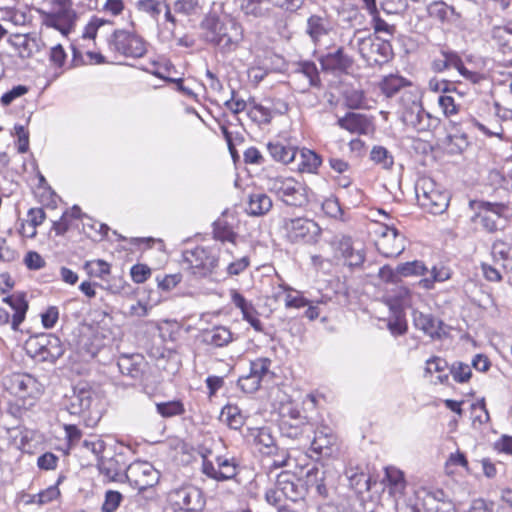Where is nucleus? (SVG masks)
Segmentation results:
<instances>
[{
	"label": "nucleus",
	"mask_w": 512,
	"mask_h": 512,
	"mask_svg": "<svg viewBox=\"0 0 512 512\" xmlns=\"http://www.w3.org/2000/svg\"><path fill=\"white\" fill-rule=\"evenodd\" d=\"M122 495L118 491H107L102 505L103 512H114L120 505Z\"/></svg>",
	"instance_id": "obj_57"
},
{
	"label": "nucleus",
	"mask_w": 512,
	"mask_h": 512,
	"mask_svg": "<svg viewBox=\"0 0 512 512\" xmlns=\"http://www.w3.org/2000/svg\"><path fill=\"white\" fill-rule=\"evenodd\" d=\"M202 472L217 481L232 479L237 474V465L232 459L218 456L216 457V466L203 456Z\"/></svg>",
	"instance_id": "obj_15"
},
{
	"label": "nucleus",
	"mask_w": 512,
	"mask_h": 512,
	"mask_svg": "<svg viewBox=\"0 0 512 512\" xmlns=\"http://www.w3.org/2000/svg\"><path fill=\"white\" fill-rule=\"evenodd\" d=\"M369 14L372 16V25L376 33H385L390 36L393 35V33L395 32V27L393 25L388 24L385 20H383L379 16L377 10L375 13Z\"/></svg>",
	"instance_id": "obj_56"
},
{
	"label": "nucleus",
	"mask_w": 512,
	"mask_h": 512,
	"mask_svg": "<svg viewBox=\"0 0 512 512\" xmlns=\"http://www.w3.org/2000/svg\"><path fill=\"white\" fill-rule=\"evenodd\" d=\"M176 503L186 512H195L204 505L201 491L194 486L182 487L176 491Z\"/></svg>",
	"instance_id": "obj_21"
},
{
	"label": "nucleus",
	"mask_w": 512,
	"mask_h": 512,
	"mask_svg": "<svg viewBox=\"0 0 512 512\" xmlns=\"http://www.w3.org/2000/svg\"><path fill=\"white\" fill-rule=\"evenodd\" d=\"M126 478L135 488L144 490L157 483L158 472L150 463L136 461L127 467Z\"/></svg>",
	"instance_id": "obj_11"
},
{
	"label": "nucleus",
	"mask_w": 512,
	"mask_h": 512,
	"mask_svg": "<svg viewBox=\"0 0 512 512\" xmlns=\"http://www.w3.org/2000/svg\"><path fill=\"white\" fill-rule=\"evenodd\" d=\"M283 229L285 236L292 243L316 242L321 232L315 221L304 217L285 219Z\"/></svg>",
	"instance_id": "obj_7"
},
{
	"label": "nucleus",
	"mask_w": 512,
	"mask_h": 512,
	"mask_svg": "<svg viewBox=\"0 0 512 512\" xmlns=\"http://www.w3.org/2000/svg\"><path fill=\"white\" fill-rule=\"evenodd\" d=\"M276 481L283 497L292 502L304 499L306 488L302 481L293 473L283 471L277 475Z\"/></svg>",
	"instance_id": "obj_17"
},
{
	"label": "nucleus",
	"mask_w": 512,
	"mask_h": 512,
	"mask_svg": "<svg viewBox=\"0 0 512 512\" xmlns=\"http://www.w3.org/2000/svg\"><path fill=\"white\" fill-rule=\"evenodd\" d=\"M428 15L440 22H446L454 14V8L443 1H434L427 7Z\"/></svg>",
	"instance_id": "obj_38"
},
{
	"label": "nucleus",
	"mask_w": 512,
	"mask_h": 512,
	"mask_svg": "<svg viewBox=\"0 0 512 512\" xmlns=\"http://www.w3.org/2000/svg\"><path fill=\"white\" fill-rule=\"evenodd\" d=\"M376 246L385 257H396L404 251L405 240L396 228L385 225L381 228Z\"/></svg>",
	"instance_id": "obj_12"
},
{
	"label": "nucleus",
	"mask_w": 512,
	"mask_h": 512,
	"mask_svg": "<svg viewBox=\"0 0 512 512\" xmlns=\"http://www.w3.org/2000/svg\"><path fill=\"white\" fill-rule=\"evenodd\" d=\"M264 0H242L241 10L246 16L254 18L266 17L270 9L263 6Z\"/></svg>",
	"instance_id": "obj_39"
},
{
	"label": "nucleus",
	"mask_w": 512,
	"mask_h": 512,
	"mask_svg": "<svg viewBox=\"0 0 512 512\" xmlns=\"http://www.w3.org/2000/svg\"><path fill=\"white\" fill-rule=\"evenodd\" d=\"M261 381L249 373L238 380V386L246 393H253L260 387Z\"/></svg>",
	"instance_id": "obj_59"
},
{
	"label": "nucleus",
	"mask_w": 512,
	"mask_h": 512,
	"mask_svg": "<svg viewBox=\"0 0 512 512\" xmlns=\"http://www.w3.org/2000/svg\"><path fill=\"white\" fill-rule=\"evenodd\" d=\"M163 4L164 3L157 0H140L137 5L139 10L146 12L154 19H157L162 12Z\"/></svg>",
	"instance_id": "obj_55"
},
{
	"label": "nucleus",
	"mask_w": 512,
	"mask_h": 512,
	"mask_svg": "<svg viewBox=\"0 0 512 512\" xmlns=\"http://www.w3.org/2000/svg\"><path fill=\"white\" fill-rule=\"evenodd\" d=\"M203 341L214 347H224L233 341V334L225 326H216L203 333Z\"/></svg>",
	"instance_id": "obj_27"
},
{
	"label": "nucleus",
	"mask_w": 512,
	"mask_h": 512,
	"mask_svg": "<svg viewBox=\"0 0 512 512\" xmlns=\"http://www.w3.org/2000/svg\"><path fill=\"white\" fill-rule=\"evenodd\" d=\"M28 222L30 227V232H26V226L22 225L21 233L29 238H33L36 236L37 231L36 228L41 225L46 219L45 211L42 208H31L28 211Z\"/></svg>",
	"instance_id": "obj_36"
},
{
	"label": "nucleus",
	"mask_w": 512,
	"mask_h": 512,
	"mask_svg": "<svg viewBox=\"0 0 512 512\" xmlns=\"http://www.w3.org/2000/svg\"><path fill=\"white\" fill-rule=\"evenodd\" d=\"M394 313V319L390 320L388 322V329L389 331L395 335H402L407 330V324L403 316L401 315V312H393Z\"/></svg>",
	"instance_id": "obj_58"
},
{
	"label": "nucleus",
	"mask_w": 512,
	"mask_h": 512,
	"mask_svg": "<svg viewBox=\"0 0 512 512\" xmlns=\"http://www.w3.org/2000/svg\"><path fill=\"white\" fill-rule=\"evenodd\" d=\"M332 30L333 26L325 16L312 14L307 18L305 32L315 46H318L323 37L328 36Z\"/></svg>",
	"instance_id": "obj_20"
},
{
	"label": "nucleus",
	"mask_w": 512,
	"mask_h": 512,
	"mask_svg": "<svg viewBox=\"0 0 512 512\" xmlns=\"http://www.w3.org/2000/svg\"><path fill=\"white\" fill-rule=\"evenodd\" d=\"M408 81L398 75H389L385 77L381 83V90L387 97H392L401 88L407 86Z\"/></svg>",
	"instance_id": "obj_40"
},
{
	"label": "nucleus",
	"mask_w": 512,
	"mask_h": 512,
	"mask_svg": "<svg viewBox=\"0 0 512 512\" xmlns=\"http://www.w3.org/2000/svg\"><path fill=\"white\" fill-rule=\"evenodd\" d=\"M337 124L352 134H368L372 125L370 120L363 114L350 112L339 118Z\"/></svg>",
	"instance_id": "obj_22"
},
{
	"label": "nucleus",
	"mask_w": 512,
	"mask_h": 512,
	"mask_svg": "<svg viewBox=\"0 0 512 512\" xmlns=\"http://www.w3.org/2000/svg\"><path fill=\"white\" fill-rule=\"evenodd\" d=\"M339 250L342 256L345 258L347 264L351 267L360 266L365 260V254L363 249L357 248L350 238H343L339 242Z\"/></svg>",
	"instance_id": "obj_29"
},
{
	"label": "nucleus",
	"mask_w": 512,
	"mask_h": 512,
	"mask_svg": "<svg viewBox=\"0 0 512 512\" xmlns=\"http://www.w3.org/2000/svg\"><path fill=\"white\" fill-rule=\"evenodd\" d=\"M415 193L419 205L433 215H439L449 206V195L439 190L430 178H421L416 182Z\"/></svg>",
	"instance_id": "obj_4"
},
{
	"label": "nucleus",
	"mask_w": 512,
	"mask_h": 512,
	"mask_svg": "<svg viewBox=\"0 0 512 512\" xmlns=\"http://www.w3.org/2000/svg\"><path fill=\"white\" fill-rule=\"evenodd\" d=\"M203 27L207 30V40L218 46L223 53L235 51L244 38L242 25L234 19L220 21L211 17L205 20Z\"/></svg>",
	"instance_id": "obj_1"
},
{
	"label": "nucleus",
	"mask_w": 512,
	"mask_h": 512,
	"mask_svg": "<svg viewBox=\"0 0 512 512\" xmlns=\"http://www.w3.org/2000/svg\"><path fill=\"white\" fill-rule=\"evenodd\" d=\"M6 389L22 400L35 399L41 394V385L30 374L15 373L5 379Z\"/></svg>",
	"instance_id": "obj_10"
},
{
	"label": "nucleus",
	"mask_w": 512,
	"mask_h": 512,
	"mask_svg": "<svg viewBox=\"0 0 512 512\" xmlns=\"http://www.w3.org/2000/svg\"><path fill=\"white\" fill-rule=\"evenodd\" d=\"M271 360L268 358H258L251 362L250 373L262 381L270 372Z\"/></svg>",
	"instance_id": "obj_51"
},
{
	"label": "nucleus",
	"mask_w": 512,
	"mask_h": 512,
	"mask_svg": "<svg viewBox=\"0 0 512 512\" xmlns=\"http://www.w3.org/2000/svg\"><path fill=\"white\" fill-rule=\"evenodd\" d=\"M8 42L18 50L19 56L28 58L32 55V40L25 34H14L8 39Z\"/></svg>",
	"instance_id": "obj_45"
},
{
	"label": "nucleus",
	"mask_w": 512,
	"mask_h": 512,
	"mask_svg": "<svg viewBox=\"0 0 512 512\" xmlns=\"http://www.w3.org/2000/svg\"><path fill=\"white\" fill-rule=\"evenodd\" d=\"M385 480L389 493L392 495H402L406 489V480L404 473L396 467L390 466L385 469Z\"/></svg>",
	"instance_id": "obj_33"
},
{
	"label": "nucleus",
	"mask_w": 512,
	"mask_h": 512,
	"mask_svg": "<svg viewBox=\"0 0 512 512\" xmlns=\"http://www.w3.org/2000/svg\"><path fill=\"white\" fill-rule=\"evenodd\" d=\"M249 115L254 120H257L261 123H269L272 118L270 108L262 106L260 104H255L249 111Z\"/></svg>",
	"instance_id": "obj_60"
},
{
	"label": "nucleus",
	"mask_w": 512,
	"mask_h": 512,
	"mask_svg": "<svg viewBox=\"0 0 512 512\" xmlns=\"http://www.w3.org/2000/svg\"><path fill=\"white\" fill-rule=\"evenodd\" d=\"M451 277L450 269L441 266L433 267L431 271V278H423L419 281V285L425 289H432L435 282H443Z\"/></svg>",
	"instance_id": "obj_47"
},
{
	"label": "nucleus",
	"mask_w": 512,
	"mask_h": 512,
	"mask_svg": "<svg viewBox=\"0 0 512 512\" xmlns=\"http://www.w3.org/2000/svg\"><path fill=\"white\" fill-rule=\"evenodd\" d=\"M427 271V267L421 261L401 263L396 267V273L400 277L420 276Z\"/></svg>",
	"instance_id": "obj_46"
},
{
	"label": "nucleus",
	"mask_w": 512,
	"mask_h": 512,
	"mask_svg": "<svg viewBox=\"0 0 512 512\" xmlns=\"http://www.w3.org/2000/svg\"><path fill=\"white\" fill-rule=\"evenodd\" d=\"M438 103L446 116H451L458 112V105L455 103L454 98L449 95L440 96Z\"/></svg>",
	"instance_id": "obj_64"
},
{
	"label": "nucleus",
	"mask_w": 512,
	"mask_h": 512,
	"mask_svg": "<svg viewBox=\"0 0 512 512\" xmlns=\"http://www.w3.org/2000/svg\"><path fill=\"white\" fill-rule=\"evenodd\" d=\"M266 187L287 205L301 207L308 202L306 188L292 177L269 176Z\"/></svg>",
	"instance_id": "obj_3"
},
{
	"label": "nucleus",
	"mask_w": 512,
	"mask_h": 512,
	"mask_svg": "<svg viewBox=\"0 0 512 512\" xmlns=\"http://www.w3.org/2000/svg\"><path fill=\"white\" fill-rule=\"evenodd\" d=\"M267 455L269 456L270 460L268 466L269 472H272L273 469H278L289 465L290 454L288 450L284 448L277 447L272 453H268Z\"/></svg>",
	"instance_id": "obj_49"
},
{
	"label": "nucleus",
	"mask_w": 512,
	"mask_h": 512,
	"mask_svg": "<svg viewBox=\"0 0 512 512\" xmlns=\"http://www.w3.org/2000/svg\"><path fill=\"white\" fill-rule=\"evenodd\" d=\"M491 38L499 51L503 54H512V22L508 21L499 25H493L490 32Z\"/></svg>",
	"instance_id": "obj_24"
},
{
	"label": "nucleus",
	"mask_w": 512,
	"mask_h": 512,
	"mask_svg": "<svg viewBox=\"0 0 512 512\" xmlns=\"http://www.w3.org/2000/svg\"><path fill=\"white\" fill-rule=\"evenodd\" d=\"M60 495V491L57 485H52L45 490L40 491L36 494L37 504L44 505L47 504L54 499H56Z\"/></svg>",
	"instance_id": "obj_63"
},
{
	"label": "nucleus",
	"mask_w": 512,
	"mask_h": 512,
	"mask_svg": "<svg viewBox=\"0 0 512 512\" xmlns=\"http://www.w3.org/2000/svg\"><path fill=\"white\" fill-rule=\"evenodd\" d=\"M336 443V436L329 427H321L315 431L311 443L312 449L320 454L329 455L332 446Z\"/></svg>",
	"instance_id": "obj_26"
},
{
	"label": "nucleus",
	"mask_w": 512,
	"mask_h": 512,
	"mask_svg": "<svg viewBox=\"0 0 512 512\" xmlns=\"http://www.w3.org/2000/svg\"><path fill=\"white\" fill-rule=\"evenodd\" d=\"M439 124V118L434 117L425 111V113L422 114L419 124L415 127V130L418 132H432L439 126Z\"/></svg>",
	"instance_id": "obj_54"
},
{
	"label": "nucleus",
	"mask_w": 512,
	"mask_h": 512,
	"mask_svg": "<svg viewBox=\"0 0 512 512\" xmlns=\"http://www.w3.org/2000/svg\"><path fill=\"white\" fill-rule=\"evenodd\" d=\"M348 47L357 50L361 58L369 66L382 65L392 57V46L388 40L378 37L362 36L360 30H355L348 41Z\"/></svg>",
	"instance_id": "obj_2"
},
{
	"label": "nucleus",
	"mask_w": 512,
	"mask_h": 512,
	"mask_svg": "<svg viewBox=\"0 0 512 512\" xmlns=\"http://www.w3.org/2000/svg\"><path fill=\"white\" fill-rule=\"evenodd\" d=\"M3 302L8 304L14 311L11 319V328L14 331H18L19 326L24 321L26 312L28 310V303L25 300V295L23 293H15L13 295L4 297Z\"/></svg>",
	"instance_id": "obj_25"
},
{
	"label": "nucleus",
	"mask_w": 512,
	"mask_h": 512,
	"mask_svg": "<svg viewBox=\"0 0 512 512\" xmlns=\"http://www.w3.org/2000/svg\"><path fill=\"white\" fill-rule=\"evenodd\" d=\"M85 268L88 273L94 277L103 278L110 273V265L101 259L86 262Z\"/></svg>",
	"instance_id": "obj_53"
},
{
	"label": "nucleus",
	"mask_w": 512,
	"mask_h": 512,
	"mask_svg": "<svg viewBox=\"0 0 512 512\" xmlns=\"http://www.w3.org/2000/svg\"><path fill=\"white\" fill-rule=\"evenodd\" d=\"M267 149L275 161L281 162L283 164H289L297 159L298 149L293 146L275 142L269 143L267 145Z\"/></svg>",
	"instance_id": "obj_28"
},
{
	"label": "nucleus",
	"mask_w": 512,
	"mask_h": 512,
	"mask_svg": "<svg viewBox=\"0 0 512 512\" xmlns=\"http://www.w3.org/2000/svg\"><path fill=\"white\" fill-rule=\"evenodd\" d=\"M297 169L300 172L316 173L321 165V158L314 151L309 149L298 150Z\"/></svg>",
	"instance_id": "obj_32"
},
{
	"label": "nucleus",
	"mask_w": 512,
	"mask_h": 512,
	"mask_svg": "<svg viewBox=\"0 0 512 512\" xmlns=\"http://www.w3.org/2000/svg\"><path fill=\"white\" fill-rule=\"evenodd\" d=\"M450 374L455 382L466 383L472 376V370L468 364L456 361L450 367Z\"/></svg>",
	"instance_id": "obj_50"
},
{
	"label": "nucleus",
	"mask_w": 512,
	"mask_h": 512,
	"mask_svg": "<svg viewBox=\"0 0 512 512\" xmlns=\"http://www.w3.org/2000/svg\"><path fill=\"white\" fill-rule=\"evenodd\" d=\"M383 299L392 312H402L412 305L413 293L402 284H393L391 288L386 289Z\"/></svg>",
	"instance_id": "obj_18"
},
{
	"label": "nucleus",
	"mask_w": 512,
	"mask_h": 512,
	"mask_svg": "<svg viewBox=\"0 0 512 512\" xmlns=\"http://www.w3.org/2000/svg\"><path fill=\"white\" fill-rule=\"evenodd\" d=\"M28 92V87L25 85H18L13 87L11 90L4 93L0 99L2 105L8 106L15 99L25 95Z\"/></svg>",
	"instance_id": "obj_61"
},
{
	"label": "nucleus",
	"mask_w": 512,
	"mask_h": 512,
	"mask_svg": "<svg viewBox=\"0 0 512 512\" xmlns=\"http://www.w3.org/2000/svg\"><path fill=\"white\" fill-rule=\"evenodd\" d=\"M97 465L100 473L109 481L116 480L122 472L121 466L114 458H101Z\"/></svg>",
	"instance_id": "obj_37"
},
{
	"label": "nucleus",
	"mask_w": 512,
	"mask_h": 512,
	"mask_svg": "<svg viewBox=\"0 0 512 512\" xmlns=\"http://www.w3.org/2000/svg\"><path fill=\"white\" fill-rule=\"evenodd\" d=\"M117 365L123 375L130 376L133 379L140 378L142 374V359L139 356H122L119 358Z\"/></svg>",
	"instance_id": "obj_34"
},
{
	"label": "nucleus",
	"mask_w": 512,
	"mask_h": 512,
	"mask_svg": "<svg viewBox=\"0 0 512 512\" xmlns=\"http://www.w3.org/2000/svg\"><path fill=\"white\" fill-rule=\"evenodd\" d=\"M413 323L416 329L423 331L433 339L439 338L441 335L442 322L432 314L414 311Z\"/></svg>",
	"instance_id": "obj_23"
},
{
	"label": "nucleus",
	"mask_w": 512,
	"mask_h": 512,
	"mask_svg": "<svg viewBox=\"0 0 512 512\" xmlns=\"http://www.w3.org/2000/svg\"><path fill=\"white\" fill-rule=\"evenodd\" d=\"M131 277L135 283L145 282L151 275V269L144 264H136L131 268Z\"/></svg>",
	"instance_id": "obj_62"
},
{
	"label": "nucleus",
	"mask_w": 512,
	"mask_h": 512,
	"mask_svg": "<svg viewBox=\"0 0 512 512\" xmlns=\"http://www.w3.org/2000/svg\"><path fill=\"white\" fill-rule=\"evenodd\" d=\"M506 207L500 203L480 202L475 214L471 217L473 223H479L489 232H495L505 223L504 212Z\"/></svg>",
	"instance_id": "obj_9"
},
{
	"label": "nucleus",
	"mask_w": 512,
	"mask_h": 512,
	"mask_svg": "<svg viewBox=\"0 0 512 512\" xmlns=\"http://www.w3.org/2000/svg\"><path fill=\"white\" fill-rule=\"evenodd\" d=\"M255 443L260 446V451L264 454L272 453L277 448L275 440L268 428H260L255 436Z\"/></svg>",
	"instance_id": "obj_42"
},
{
	"label": "nucleus",
	"mask_w": 512,
	"mask_h": 512,
	"mask_svg": "<svg viewBox=\"0 0 512 512\" xmlns=\"http://www.w3.org/2000/svg\"><path fill=\"white\" fill-rule=\"evenodd\" d=\"M401 104L402 111L400 118L402 122L405 125L415 129V127L419 124L422 114L425 113L421 102L412 93L405 92L401 96Z\"/></svg>",
	"instance_id": "obj_19"
},
{
	"label": "nucleus",
	"mask_w": 512,
	"mask_h": 512,
	"mask_svg": "<svg viewBox=\"0 0 512 512\" xmlns=\"http://www.w3.org/2000/svg\"><path fill=\"white\" fill-rule=\"evenodd\" d=\"M293 82L295 89L306 92L310 87H319L321 80L317 66L312 61L299 62L294 71Z\"/></svg>",
	"instance_id": "obj_16"
},
{
	"label": "nucleus",
	"mask_w": 512,
	"mask_h": 512,
	"mask_svg": "<svg viewBox=\"0 0 512 512\" xmlns=\"http://www.w3.org/2000/svg\"><path fill=\"white\" fill-rule=\"evenodd\" d=\"M40 16L46 27L54 28L64 35L71 31L76 20L72 0H53L48 10H40Z\"/></svg>",
	"instance_id": "obj_5"
},
{
	"label": "nucleus",
	"mask_w": 512,
	"mask_h": 512,
	"mask_svg": "<svg viewBox=\"0 0 512 512\" xmlns=\"http://www.w3.org/2000/svg\"><path fill=\"white\" fill-rule=\"evenodd\" d=\"M183 260L190 273L200 278L211 274L218 264L215 251L204 247L186 250Z\"/></svg>",
	"instance_id": "obj_6"
},
{
	"label": "nucleus",
	"mask_w": 512,
	"mask_h": 512,
	"mask_svg": "<svg viewBox=\"0 0 512 512\" xmlns=\"http://www.w3.org/2000/svg\"><path fill=\"white\" fill-rule=\"evenodd\" d=\"M280 292L275 294L276 299L283 298L286 308H302L309 304V300L301 295V292L296 291L288 285L281 284L279 286Z\"/></svg>",
	"instance_id": "obj_31"
},
{
	"label": "nucleus",
	"mask_w": 512,
	"mask_h": 512,
	"mask_svg": "<svg viewBox=\"0 0 512 512\" xmlns=\"http://www.w3.org/2000/svg\"><path fill=\"white\" fill-rule=\"evenodd\" d=\"M272 206V200L268 195L257 192L249 196L247 212L252 216H263L271 210Z\"/></svg>",
	"instance_id": "obj_30"
},
{
	"label": "nucleus",
	"mask_w": 512,
	"mask_h": 512,
	"mask_svg": "<svg viewBox=\"0 0 512 512\" xmlns=\"http://www.w3.org/2000/svg\"><path fill=\"white\" fill-rule=\"evenodd\" d=\"M93 400L94 392L91 388L77 385L66 396L65 408L71 415L82 416L90 410Z\"/></svg>",
	"instance_id": "obj_14"
},
{
	"label": "nucleus",
	"mask_w": 512,
	"mask_h": 512,
	"mask_svg": "<svg viewBox=\"0 0 512 512\" xmlns=\"http://www.w3.org/2000/svg\"><path fill=\"white\" fill-rule=\"evenodd\" d=\"M221 420L232 429H239L243 425V417L238 407L233 405H227L222 409Z\"/></svg>",
	"instance_id": "obj_44"
},
{
	"label": "nucleus",
	"mask_w": 512,
	"mask_h": 512,
	"mask_svg": "<svg viewBox=\"0 0 512 512\" xmlns=\"http://www.w3.org/2000/svg\"><path fill=\"white\" fill-rule=\"evenodd\" d=\"M213 234L214 238L221 242H234L237 236L232 226L224 219L215 221Z\"/></svg>",
	"instance_id": "obj_41"
},
{
	"label": "nucleus",
	"mask_w": 512,
	"mask_h": 512,
	"mask_svg": "<svg viewBox=\"0 0 512 512\" xmlns=\"http://www.w3.org/2000/svg\"><path fill=\"white\" fill-rule=\"evenodd\" d=\"M157 412L163 417H173L180 415L184 409L179 401H169L156 404Z\"/></svg>",
	"instance_id": "obj_52"
},
{
	"label": "nucleus",
	"mask_w": 512,
	"mask_h": 512,
	"mask_svg": "<svg viewBox=\"0 0 512 512\" xmlns=\"http://www.w3.org/2000/svg\"><path fill=\"white\" fill-rule=\"evenodd\" d=\"M370 158L383 169H390L394 164L392 154L383 146H374L370 152Z\"/></svg>",
	"instance_id": "obj_43"
},
{
	"label": "nucleus",
	"mask_w": 512,
	"mask_h": 512,
	"mask_svg": "<svg viewBox=\"0 0 512 512\" xmlns=\"http://www.w3.org/2000/svg\"><path fill=\"white\" fill-rule=\"evenodd\" d=\"M493 254L497 260L502 261V266L506 270L512 271V246L505 243L495 244Z\"/></svg>",
	"instance_id": "obj_48"
},
{
	"label": "nucleus",
	"mask_w": 512,
	"mask_h": 512,
	"mask_svg": "<svg viewBox=\"0 0 512 512\" xmlns=\"http://www.w3.org/2000/svg\"><path fill=\"white\" fill-rule=\"evenodd\" d=\"M447 367L446 360L440 357H432L426 361L425 377H432L434 373H438L435 383H445L449 378V375L445 373Z\"/></svg>",
	"instance_id": "obj_35"
},
{
	"label": "nucleus",
	"mask_w": 512,
	"mask_h": 512,
	"mask_svg": "<svg viewBox=\"0 0 512 512\" xmlns=\"http://www.w3.org/2000/svg\"><path fill=\"white\" fill-rule=\"evenodd\" d=\"M319 63L325 72L346 74L352 69L354 59L345 52L343 46H339L335 51L328 52L319 57Z\"/></svg>",
	"instance_id": "obj_13"
},
{
	"label": "nucleus",
	"mask_w": 512,
	"mask_h": 512,
	"mask_svg": "<svg viewBox=\"0 0 512 512\" xmlns=\"http://www.w3.org/2000/svg\"><path fill=\"white\" fill-rule=\"evenodd\" d=\"M109 47L125 57L139 58L146 53L144 40L127 30H116L109 40Z\"/></svg>",
	"instance_id": "obj_8"
}]
</instances>
